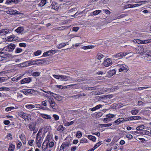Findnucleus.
<instances>
[{"label": "nucleus", "mask_w": 151, "mask_h": 151, "mask_svg": "<svg viewBox=\"0 0 151 151\" xmlns=\"http://www.w3.org/2000/svg\"><path fill=\"white\" fill-rule=\"evenodd\" d=\"M0 56L3 57L6 60V61L11 59L12 58V55L6 52V51H4V48L0 49Z\"/></svg>", "instance_id": "f257e3e1"}, {"label": "nucleus", "mask_w": 151, "mask_h": 151, "mask_svg": "<svg viewBox=\"0 0 151 151\" xmlns=\"http://www.w3.org/2000/svg\"><path fill=\"white\" fill-rule=\"evenodd\" d=\"M16 46V45L13 43H11L8 44L5 47L3 48L4 51H6L7 53L12 52L15 48Z\"/></svg>", "instance_id": "f03ea898"}, {"label": "nucleus", "mask_w": 151, "mask_h": 151, "mask_svg": "<svg viewBox=\"0 0 151 151\" xmlns=\"http://www.w3.org/2000/svg\"><path fill=\"white\" fill-rule=\"evenodd\" d=\"M116 69L119 70V72L124 71L127 72L129 70L128 67L124 64H118L116 66Z\"/></svg>", "instance_id": "7ed1b4c3"}, {"label": "nucleus", "mask_w": 151, "mask_h": 151, "mask_svg": "<svg viewBox=\"0 0 151 151\" xmlns=\"http://www.w3.org/2000/svg\"><path fill=\"white\" fill-rule=\"evenodd\" d=\"M71 140H67L65 142H64L61 146L60 149L61 150H63V151H66L71 145Z\"/></svg>", "instance_id": "20e7f679"}, {"label": "nucleus", "mask_w": 151, "mask_h": 151, "mask_svg": "<svg viewBox=\"0 0 151 151\" xmlns=\"http://www.w3.org/2000/svg\"><path fill=\"white\" fill-rule=\"evenodd\" d=\"M130 53V52H120L116 54L113 55V58H118L119 59H121L123 57L127 55Z\"/></svg>", "instance_id": "39448f33"}, {"label": "nucleus", "mask_w": 151, "mask_h": 151, "mask_svg": "<svg viewBox=\"0 0 151 151\" xmlns=\"http://www.w3.org/2000/svg\"><path fill=\"white\" fill-rule=\"evenodd\" d=\"M47 101L50 104V106L53 109H57V105L55 102L54 100L52 98H50L48 99Z\"/></svg>", "instance_id": "423d86ee"}, {"label": "nucleus", "mask_w": 151, "mask_h": 151, "mask_svg": "<svg viewBox=\"0 0 151 151\" xmlns=\"http://www.w3.org/2000/svg\"><path fill=\"white\" fill-rule=\"evenodd\" d=\"M53 76L57 79L65 81H68L69 78V76L63 75H53Z\"/></svg>", "instance_id": "0eeeda50"}, {"label": "nucleus", "mask_w": 151, "mask_h": 151, "mask_svg": "<svg viewBox=\"0 0 151 151\" xmlns=\"http://www.w3.org/2000/svg\"><path fill=\"white\" fill-rule=\"evenodd\" d=\"M41 131L39 130L37 134L36 138V144L37 145H40V143L41 141Z\"/></svg>", "instance_id": "6e6552de"}, {"label": "nucleus", "mask_w": 151, "mask_h": 151, "mask_svg": "<svg viewBox=\"0 0 151 151\" xmlns=\"http://www.w3.org/2000/svg\"><path fill=\"white\" fill-rule=\"evenodd\" d=\"M111 60L109 58L104 59L103 63L104 65L106 67H108L112 64Z\"/></svg>", "instance_id": "1a4fd4ad"}, {"label": "nucleus", "mask_w": 151, "mask_h": 151, "mask_svg": "<svg viewBox=\"0 0 151 151\" xmlns=\"http://www.w3.org/2000/svg\"><path fill=\"white\" fill-rule=\"evenodd\" d=\"M6 12L8 14L12 15H16L20 14L18 11L16 10H13L12 9H10L6 11Z\"/></svg>", "instance_id": "9d476101"}, {"label": "nucleus", "mask_w": 151, "mask_h": 151, "mask_svg": "<svg viewBox=\"0 0 151 151\" xmlns=\"http://www.w3.org/2000/svg\"><path fill=\"white\" fill-rule=\"evenodd\" d=\"M11 32V31L9 29H5L0 30V36L5 35Z\"/></svg>", "instance_id": "9b49d317"}, {"label": "nucleus", "mask_w": 151, "mask_h": 151, "mask_svg": "<svg viewBox=\"0 0 151 151\" xmlns=\"http://www.w3.org/2000/svg\"><path fill=\"white\" fill-rule=\"evenodd\" d=\"M151 42V39H148L145 40H142L137 39V43L139 44H146Z\"/></svg>", "instance_id": "f8f14e48"}, {"label": "nucleus", "mask_w": 151, "mask_h": 151, "mask_svg": "<svg viewBox=\"0 0 151 151\" xmlns=\"http://www.w3.org/2000/svg\"><path fill=\"white\" fill-rule=\"evenodd\" d=\"M20 116L24 119L25 121H28L29 116L30 115L28 114H25L24 112H22L20 113Z\"/></svg>", "instance_id": "ddd939ff"}, {"label": "nucleus", "mask_w": 151, "mask_h": 151, "mask_svg": "<svg viewBox=\"0 0 151 151\" xmlns=\"http://www.w3.org/2000/svg\"><path fill=\"white\" fill-rule=\"evenodd\" d=\"M32 80L31 78L28 77L24 78L20 81L21 84H23L25 83H28L30 82Z\"/></svg>", "instance_id": "4468645a"}, {"label": "nucleus", "mask_w": 151, "mask_h": 151, "mask_svg": "<svg viewBox=\"0 0 151 151\" xmlns=\"http://www.w3.org/2000/svg\"><path fill=\"white\" fill-rule=\"evenodd\" d=\"M41 116L44 118L47 119H50L51 121H53L52 120L53 119H52V118L50 115L45 114H41Z\"/></svg>", "instance_id": "2eb2a0df"}, {"label": "nucleus", "mask_w": 151, "mask_h": 151, "mask_svg": "<svg viewBox=\"0 0 151 151\" xmlns=\"http://www.w3.org/2000/svg\"><path fill=\"white\" fill-rule=\"evenodd\" d=\"M123 118H119L115 121L114 123L115 124V125H119L121 123H123Z\"/></svg>", "instance_id": "dca6fc26"}, {"label": "nucleus", "mask_w": 151, "mask_h": 151, "mask_svg": "<svg viewBox=\"0 0 151 151\" xmlns=\"http://www.w3.org/2000/svg\"><path fill=\"white\" fill-rule=\"evenodd\" d=\"M50 137L48 136H47L46 138V139L44 141V142L43 143V144H46V147L45 148V149L44 150V151H45L46 149L47 148V147L48 146V143L50 142L49 139H50ZM43 145L42 146V147H43Z\"/></svg>", "instance_id": "f3484780"}, {"label": "nucleus", "mask_w": 151, "mask_h": 151, "mask_svg": "<svg viewBox=\"0 0 151 151\" xmlns=\"http://www.w3.org/2000/svg\"><path fill=\"white\" fill-rule=\"evenodd\" d=\"M147 60H151V51H149L147 52L146 56L145 57Z\"/></svg>", "instance_id": "a211bd4d"}, {"label": "nucleus", "mask_w": 151, "mask_h": 151, "mask_svg": "<svg viewBox=\"0 0 151 151\" xmlns=\"http://www.w3.org/2000/svg\"><path fill=\"white\" fill-rule=\"evenodd\" d=\"M17 38L14 35H12L9 36L8 38V40L9 41H12L16 40Z\"/></svg>", "instance_id": "6ab92c4d"}, {"label": "nucleus", "mask_w": 151, "mask_h": 151, "mask_svg": "<svg viewBox=\"0 0 151 151\" xmlns=\"http://www.w3.org/2000/svg\"><path fill=\"white\" fill-rule=\"evenodd\" d=\"M29 66L28 61L19 64V66L21 67H26Z\"/></svg>", "instance_id": "aec40b11"}, {"label": "nucleus", "mask_w": 151, "mask_h": 151, "mask_svg": "<svg viewBox=\"0 0 151 151\" xmlns=\"http://www.w3.org/2000/svg\"><path fill=\"white\" fill-rule=\"evenodd\" d=\"M116 73V71L114 69L109 70L107 72L108 76H113Z\"/></svg>", "instance_id": "412c9836"}, {"label": "nucleus", "mask_w": 151, "mask_h": 151, "mask_svg": "<svg viewBox=\"0 0 151 151\" xmlns=\"http://www.w3.org/2000/svg\"><path fill=\"white\" fill-rule=\"evenodd\" d=\"M68 45L69 43H68V42H67L66 43H62L60 44L58 46V48L59 49H60L61 48L64 47L66 45Z\"/></svg>", "instance_id": "4be33fe9"}, {"label": "nucleus", "mask_w": 151, "mask_h": 151, "mask_svg": "<svg viewBox=\"0 0 151 151\" xmlns=\"http://www.w3.org/2000/svg\"><path fill=\"white\" fill-rule=\"evenodd\" d=\"M75 122H76V120H74L70 122H67L64 123V125L65 126L68 127L70 125L73 124Z\"/></svg>", "instance_id": "5701e85b"}, {"label": "nucleus", "mask_w": 151, "mask_h": 151, "mask_svg": "<svg viewBox=\"0 0 151 151\" xmlns=\"http://www.w3.org/2000/svg\"><path fill=\"white\" fill-rule=\"evenodd\" d=\"M28 125L29 129L30 131H33L35 130V126L34 124H29Z\"/></svg>", "instance_id": "b1692460"}, {"label": "nucleus", "mask_w": 151, "mask_h": 151, "mask_svg": "<svg viewBox=\"0 0 151 151\" xmlns=\"http://www.w3.org/2000/svg\"><path fill=\"white\" fill-rule=\"evenodd\" d=\"M24 30V28L23 27H19L15 30V31L17 33H20Z\"/></svg>", "instance_id": "393cba45"}, {"label": "nucleus", "mask_w": 151, "mask_h": 151, "mask_svg": "<svg viewBox=\"0 0 151 151\" xmlns=\"http://www.w3.org/2000/svg\"><path fill=\"white\" fill-rule=\"evenodd\" d=\"M52 7H51V8H52L55 10H58V6H57V5H58L57 3H52Z\"/></svg>", "instance_id": "a878e982"}, {"label": "nucleus", "mask_w": 151, "mask_h": 151, "mask_svg": "<svg viewBox=\"0 0 151 151\" xmlns=\"http://www.w3.org/2000/svg\"><path fill=\"white\" fill-rule=\"evenodd\" d=\"M15 148V145L10 144L8 151H14Z\"/></svg>", "instance_id": "bb28decb"}, {"label": "nucleus", "mask_w": 151, "mask_h": 151, "mask_svg": "<svg viewBox=\"0 0 151 151\" xmlns=\"http://www.w3.org/2000/svg\"><path fill=\"white\" fill-rule=\"evenodd\" d=\"M140 134L143 135H149V134H150V132L148 131L144 130H143L142 132H141L140 133Z\"/></svg>", "instance_id": "cd10ccee"}, {"label": "nucleus", "mask_w": 151, "mask_h": 151, "mask_svg": "<svg viewBox=\"0 0 151 151\" xmlns=\"http://www.w3.org/2000/svg\"><path fill=\"white\" fill-rule=\"evenodd\" d=\"M23 51V50L19 47H17L14 51V52L16 54H18L21 52Z\"/></svg>", "instance_id": "c85d7f7f"}, {"label": "nucleus", "mask_w": 151, "mask_h": 151, "mask_svg": "<svg viewBox=\"0 0 151 151\" xmlns=\"http://www.w3.org/2000/svg\"><path fill=\"white\" fill-rule=\"evenodd\" d=\"M57 129L58 131L60 132H62L65 129V128L62 125H60L57 128Z\"/></svg>", "instance_id": "c756f323"}, {"label": "nucleus", "mask_w": 151, "mask_h": 151, "mask_svg": "<svg viewBox=\"0 0 151 151\" xmlns=\"http://www.w3.org/2000/svg\"><path fill=\"white\" fill-rule=\"evenodd\" d=\"M36 92H37L36 90L35 91L33 89H29L27 91H24V92H25L26 93H30L31 94H33Z\"/></svg>", "instance_id": "7c9ffc66"}, {"label": "nucleus", "mask_w": 151, "mask_h": 151, "mask_svg": "<svg viewBox=\"0 0 151 151\" xmlns=\"http://www.w3.org/2000/svg\"><path fill=\"white\" fill-rule=\"evenodd\" d=\"M94 46L93 45H88L85 46H83L82 48L84 50L88 49H92L94 48Z\"/></svg>", "instance_id": "2f4dec72"}, {"label": "nucleus", "mask_w": 151, "mask_h": 151, "mask_svg": "<svg viewBox=\"0 0 151 151\" xmlns=\"http://www.w3.org/2000/svg\"><path fill=\"white\" fill-rule=\"evenodd\" d=\"M88 138L90 140H91L93 142H95L96 140V138L95 137L91 135H89L88 137Z\"/></svg>", "instance_id": "473e14b6"}, {"label": "nucleus", "mask_w": 151, "mask_h": 151, "mask_svg": "<svg viewBox=\"0 0 151 151\" xmlns=\"http://www.w3.org/2000/svg\"><path fill=\"white\" fill-rule=\"evenodd\" d=\"M46 0H41L39 4V6H44L46 3Z\"/></svg>", "instance_id": "72a5a7b5"}, {"label": "nucleus", "mask_w": 151, "mask_h": 151, "mask_svg": "<svg viewBox=\"0 0 151 151\" xmlns=\"http://www.w3.org/2000/svg\"><path fill=\"white\" fill-rule=\"evenodd\" d=\"M29 66L36 64V60H31L28 61Z\"/></svg>", "instance_id": "f704fd0d"}, {"label": "nucleus", "mask_w": 151, "mask_h": 151, "mask_svg": "<svg viewBox=\"0 0 151 151\" xmlns=\"http://www.w3.org/2000/svg\"><path fill=\"white\" fill-rule=\"evenodd\" d=\"M18 0H7L6 3L8 4L12 2L17 4L18 3Z\"/></svg>", "instance_id": "c9c22d12"}, {"label": "nucleus", "mask_w": 151, "mask_h": 151, "mask_svg": "<svg viewBox=\"0 0 151 151\" xmlns=\"http://www.w3.org/2000/svg\"><path fill=\"white\" fill-rule=\"evenodd\" d=\"M103 57L104 55L100 53H98L96 56V58L99 60H101Z\"/></svg>", "instance_id": "e433bc0d"}, {"label": "nucleus", "mask_w": 151, "mask_h": 151, "mask_svg": "<svg viewBox=\"0 0 151 151\" xmlns=\"http://www.w3.org/2000/svg\"><path fill=\"white\" fill-rule=\"evenodd\" d=\"M25 107L29 109H31L35 107V106L32 104H29L26 105Z\"/></svg>", "instance_id": "4c0bfd02"}, {"label": "nucleus", "mask_w": 151, "mask_h": 151, "mask_svg": "<svg viewBox=\"0 0 151 151\" xmlns=\"http://www.w3.org/2000/svg\"><path fill=\"white\" fill-rule=\"evenodd\" d=\"M101 12V11L100 10H97L93 12L92 13L94 15H96Z\"/></svg>", "instance_id": "58836bf2"}, {"label": "nucleus", "mask_w": 151, "mask_h": 151, "mask_svg": "<svg viewBox=\"0 0 151 151\" xmlns=\"http://www.w3.org/2000/svg\"><path fill=\"white\" fill-rule=\"evenodd\" d=\"M68 28V27L67 26H62L61 27H57L56 28V30H63L64 29H65L66 28Z\"/></svg>", "instance_id": "ea45409f"}, {"label": "nucleus", "mask_w": 151, "mask_h": 151, "mask_svg": "<svg viewBox=\"0 0 151 151\" xmlns=\"http://www.w3.org/2000/svg\"><path fill=\"white\" fill-rule=\"evenodd\" d=\"M51 51H50V50H49L44 52L43 54V56L45 57L51 55Z\"/></svg>", "instance_id": "a19ab883"}, {"label": "nucleus", "mask_w": 151, "mask_h": 151, "mask_svg": "<svg viewBox=\"0 0 151 151\" xmlns=\"http://www.w3.org/2000/svg\"><path fill=\"white\" fill-rule=\"evenodd\" d=\"M145 103L143 102L142 101H138V104L137 105L139 106H144L145 105Z\"/></svg>", "instance_id": "79ce46f5"}, {"label": "nucleus", "mask_w": 151, "mask_h": 151, "mask_svg": "<svg viewBox=\"0 0 151 151\" xmlns=\"http://www.w3.org/2000/svg\"><path fill=\"white\" fill-rule=\"evenodd\" d=\"M145 126L143 125H141L140 126H139L137 127L136 128V129L137 130H141L142 129H144Z\"/></svg>", "instance_id": "37998d69"}, {"label": "nucleus", "mask_w": 151, "mask_h": 151, "mask_svg": "<svg viewBox=\"0 0 151 151\" xmlns=\"http://www.w3.org/2000/svg\"><path fill=\"white\" fill-rule=\"evenodd\" d=\"M138 112V110L137 109H134L132 110L131 111V113L132 114L135 115Z\"/></svg>", "instance_id": "c03bdc74"}, {"label": "nucleus", "mask_w": 151, "mask_h": 151, "mask_svg": "<svg viewBox=\"0 0 151 151\" xmlns=\"http://www.w3.org/2000/svg\"><path fill=\"white\" fill-rule=\"evenodd\" d=\"M111 123H109L107 124H101V126L102 127H109L111 126L112 125Z\"/></svg>", "instance_id": "a18cd8bd"}, {"label": "nucleus", "mask_w": 151, "mask_h": 151, "mask_svg": "<svg viewBox=\"0 0 151 151\" xmlns=\"http://www.w3.org/2000/svg\"><path fill=\"white\" fill-rule=\"evenodd\" d=\"M14 109V107L13 106L9 107L6 108L5 110L6 111H11L12 110Z\"/></svg>", "instance_id": "49530a36"}, {"label": "nucleus", "mask_w": 151, "mask_h": 151, "mask_svg": "<svg viewBox=\"0 0 151 151\" xmlns=\"http://www.w3.org/2000/svg\"><path fill=\"white\" fill-rule=\"evenodd\" d=\"M34 141L33 140H30L28 141V143L29 145L31 146H32L33 144L34 143Z\"/></svg>", "instance_id": "de8ad7c7"}, {"label": "nucleus", "mask_w": 151, "mask_h": 151, "mask_svg": "<svg viewBox=\"0 0 151 151\" xmlns=\"http://www.w3.org/2000/svg\"><path fill=\"white\" fill-rule=\"evenodd\" d=\"M48 146L47 147H48L50 148L54 146V143L53 142H49L48 143Z\"/></svg>", "instance_id": "09e8293b"}, {"label": "nucleus", "mask_w": 151, "mask_h": 151, "mask_svg": "<svg viewBox=\"0 0 151 151\" xmlns=\"http://www.w3.org/2000/svg\"><path fill=\"white\" fill-rule=\"evenodd\" d=\"M115 116V115L112 114H109L106 115V117L108 118H111L114 117Z\"/></svg>", "instance_id": "8fccbe9b"}, {"label": "nucleus", "mask_w": 151, "mask_h": 151, "mask_svg": "<svg viewBox=\"0 0 151 151\" xmlns=\"http://www.w3.org/2000/svg\"><path fill=\"white\" fill-rule=\"evenodd\" d=\"M41 53V52L40 50H38L34 53L35 55L36 56L40 55Z\"/></svg>", "instance_id": "3c124183"}, {"label": "nucleus", "mask_w": 151, "mask_h": 151, "mask_svg": "<svg viewBox=\"0 0 151 151\" xmlns=\"http://www.w3.org/2000/svg\"><path fill=\"white\" fill-rule=\"evenodd\" d=\"M81 132L80 131H78L76 134V137H80L82 136Z\"/></svg>", "instance_id": "603ef678"}, {"label": "nucleus", "mask_w": 151, "mask_h": 151, "mask_svg": "<svg viewBox=\"0 0 151 151\" xmlns=\"http://www.w3.org/2000/svg\"><path fill=\"white\" fill-rule=\"evenodd\" d=\"M103 115V113L101 112H99L96 115V117L97 118H99L101 117Z\"/></svg>", "instance_id": "864d4df0"}, {"label": "nucleus", "mask_w": 151, "mask_h": 151, "mask_svg": "<svg viewBox=\"0 0 151 151\" xmlns=\"http://www.w3.org/2000/svg\"><path fill=\"white\" fill-rule=\"evenodd\" d=\"M40 72H34L33 73L32 75L33 76H34L37 77V76H38L40 75Z\"/></svg>", "instance_id": "5fc2aeb1"}, {"label": "nucleus", "mask_w": 151, "mask_h": 151, "mask_svg": "<svg viewBox=\"0 0 151 151\" xmlns=\"http://www.w3.org/2000/svg\"><path fill=\"white\" fill-rule=\"evenodd\" d=\"M53 116L55 121H57L59 119V116L56 114H53Z\"/></svg>", "instance_id": "6e6d98bb"}, {"label": "nucleus", "mask_w": 151, "mask_h": 151, "mask_svg": "<svg viewBox=\"0 0 151 151\" xmlns=\"http://www.w3.org/2000/svg\"><path fill=\"white\" fill-rule=\"evenodd\" d=\"M19 46L21 47H25L26 46V44L25 43H21L19 44Z\"/></svg>", "instance_id": "4d7b16f0"}, {"label": "nucleus", "mask_w": 151, "mask_h": 151, "mask_svg": "<svg viewBox=\"0 0 151 151\" xmlns=\"http://www.w3.org/2000/svg\"><path fill=\"white\" fill-rule=\"evenodd\" d=\"M43 122V120L41 118H39L37 120V122L38 123H41Z\"/></svg>", "instance_id": "13d9d810"}, {"label": "nucleus", "mask_w": 151, "mask_h": 151, "mask_svg": "<svg viewBox=\"0 0 151 151\" xmlns=\"http://www.w3.org/2000/svg\"><path fill=\"white\" fill-rule=\"evenodd\" d=\"M133 120H137L141 119V117L139 116H133Z\"/></svg>", "instance_id": "bf43d9fd"}, {"label": "nucleus", "mask_w": 151, "mask_h": 151, "mask_svg": "<svg viewBox=\"0 0 151 151\" xmlns=\"http://www.w3.org/2000/svg\"><path fill=\"white\" fill-rule=\"evenodd\" d=\"M87 142V139L85 138L82 139L80 141V143H85Z\"/></svg>", "instance_id": "052dcab7"}, {"label": "nucleus", "mask_w": 151, "mask_h": 151, "mask_svg": "<svg viewBox=\"0 0 151 151\" xmlns=\"http://www.w3.org/2000/svg\"><path fill=\"white\" fill-rule=\"evenodd\" d=\"M101 144V142H99L97 143L94 146V149H96L99 146H100Z\"/></svg>", "instance_id": "680f3d73"}, {"label": "nucleus", "mask_w": 151, "mask_h": 151, "mask_svg": "<svg viewBox=\"0 0 151 151\" xmlns=\"http://www.w3.org/2000/svg\"><path fill=\"white\" fill-rule=\"evenodd\" d=\"M47 100H45L42 101L41 105H43L44 106H47Z\"/></svg>", "instance_id": "e2e57ef3"}, {"label": "nucleus", "mask_w": 151, "mask_h": 151, "mask_svg": "<svg viewBox=\"0 0 151 151\" xmlns=\"http://www.w3.org/2000/svg\"><path fill=\"white\" fill-rule=\"evenodd\" d=\"M79 28L78 27H74L73 28V31L76 32L79 29Z\"/></svg>", "instance_id": "0e129e2a"}, {"label": "nucleus", "mask_w": 151, "mask_h": 151, "mask_svg": "<svg viewBox=\"0 0 151 151\" xmlns=\"http://www.w3.org/2000/svg\"><path fill=\"white\" fill-rule=\"evenodd\" d=\"M103 11H104L106 14H109L111 13L110 12L108 9H103Z\"/></svg>", "instance_id": "69168bd1"}, {"label": "nucleus", "mask_w": 151, "mask_h": 151, "mask_svg": "<svg viewBox=\"0 0 151 151\" xmlns=\"http://www.w3.org/2000/svg\"><path fill=\"white\" fill-rule=\"evenodd\" d=\"M22 145V143L21 142H19L17 144V148L19 149L21 148V146Z\"/></svg>", "instance_id": "338daca9"}, {"label": "nucleus", "mask_w": 151, "mask_h": 151, "mask_svg": "<svg viewBox=\"0 0 151 151\" xmlns=\"http://www.w3.org/2000/svg\"><path fill=\"white\" fill-rule=\"evenodd\" d=\"M10 122L9 120H4V124L5 125H8L9 124Z\"/></svg>", "instance_id": "774afa93"}]
</instances>
